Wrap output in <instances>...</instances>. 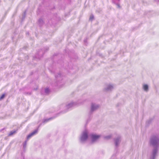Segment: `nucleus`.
Instances as JSON below:
<instances>
[{
    "instance_id": "33",
    "label": "nucleus",
    "mask_w": 159,
    "mask_h": 159,
    "mask_svg": "<svg viewBox=\"0 0 159 159\" xmlns=\"http://www.w3.org/2000/svg\"><path fill=\"white\" fill-rule=\"evenodd\" d=\"M29 34V33L28 32H27V34Z\"/></svg>"
},
{
    "instance_id": "31",
    "label": "nucleus",
    "mask_w": 159,
    "mask_h": 159,
    "mask_svg": "<svg viewBox=\"0 0 159 159\" xmlns=\"http://www.w3.org/2000/svg\"><path fill=\"white\" fill-rule=\"evenodd\" d=\"M155 1L156 2H159V0H155Z\"/></svg>"
},
{
    "instance_id": "4",
    "label": "nucleus",
    "mask_w": 159,
    "mask_h": 159,
    "mask_svg": "<svg viewBox=\"0 0 159 159\" xmlns=\"http://www.w3.org/2000/svg\"><path fill=\"white\" fill-rule=\"evenodd\" d=\"M48 47H46L39 50L34 56V59H37L39 60H40L43 57L44 53L48 51Z\"/></svg>"
},
{
    "instance_id": "11",
    "label": "nucleus",
    "mask_w": 159,
    "mask_h": 159,
    "mask_svg": "<svg viewBox=\"0 0 159 159\" xmlns=\"http://www.w3.org/2000/svg\"><path fill=\"white\" fill-rule=\"evenodd\" d=\"M60 57H62V55L61 54L59 53H55L54 54L52 59L53 60H55V59Z\"/></svg>"
},
{
    "instance_id": "19",
    "label": "nucleus",
    "mask_w": 159,
    "mask_h": 159,
    "mask_svg": "<svg viewBox=\"0 0 159 159\" xmlns=\"http://www.w3.org/2000/svg\"><path fill=\"white\" fill-rule=\"evenodd\" d=\"M33 135L31 134L30 133V134L27 137V139L26 140H27L28 141V140Z\"/></svg>"
},
{
    "instance_id": "14",
    "label": "nucleus",
    "mask_w": 159,
    "mask_h": 159,
    "mask_svg": "<svg viewBox=\"0 0 159 159\" xmlns=\"http://www.w3.org/2000/svg\"><path fill=\"white\" fill-rule=\"evenodd\" d=\"M143 88L145 91L147 92L148 90V86L147 84H144L143 86Z\"/></svg>"
},
{
    "instance_id": "12",
    "label": "nucleus",
    "mask_w": 159,
    "mask_h": 159,
    "mask_svg": "<svg viewBox=\"0 0 159 159\" xmlns=\"http://www.w3.org/2000/svg\"><path fill=\"white\" fill-rule=\"evenodd\" d=\"M44 23V22L42 18H40L38 20V23L39 27H42Z\"/></svg>"
},
{
    "instance_id": "2",
    "label": "nucleus",
    "mask_w": 159,
    "mask_h": 159,
    "mask_svg": "<svg viewBox=\"0 0 159 159\" xmlns=\"http://www.w3.org/2000/svg\"><path fill=\"white\" fill-rule=\"evenodd\" d=\"M99 107V105L95 103L92 102L91 104L90 110L88 113V118L87 121H89L92 118L94 112L97 110Z\"/></svg>"
},
{
    "instance_id": "28",
    "label": "nucleus",
    "mask_w": 159,
    "mask_h": 159,
    "mask_svg": "<svg viewBox=\"0 0 159 159\" xmlns=\"http://www.w3.org/2000/svg\"><path fill=\"white\" fill-rule=\"evenodd\" d=\"M37 13L38 14H39V13H40V10L39 8L38 9Z\"/></svg>"
},
{
    "instance_id": "27",
    "label": "nucleus",
    "mask_w": 159,
    "mask_h": 159,
    "mask_svg": "<svg viewBox=\"0 0 159 159\" xmlns=\"http://www.w3.org/2000/svg\"><path fill=\"white\" fill-rule=\"evenodd\" d=\"M117 6L118 7H120V4H119L118 3V2H116V3H115Z\"/></svg>"
},
{
    "instance_id": "29",
    "label": "nucleus",
    "mask_w": 159,
    "mask_h": 159,
    "mask_svg": "<svg viewBox=\"0 0 159 159\" xmlns=\"http://www.w3.org/2000/svg\"><path fill=\"white\" fill-rule=\"evenodd\" d=\"M26 94H28V95H30L31 94V93H29V92H27V93H26Z\"/></svg>"
},
{
    "instance_id": "9",
    "label": "nucleus",
    "mask_w": 159,
    "mask_h": 159,
    "mask_svg": "<svg viewBox=\"0 0 159 159\" xmlns=\"http://www.w3.org/2000/svg\"><path fill=\"white\" fill-rule=\"evenodd\" d=\"M90 136L92 142H94L96 141L100 137V135L94 134H90Z\"/></svg>"
},
{
    "instance_id": "6",
    "label": "nucleus",
    "mask_w": 159,
    "mask_h": 159,
    "mask_svg": "<svg viewBox=\"0 0 159 159\" xmlns=\"http://www.w3.org/2000/svg\"><path fill=\"white\" fill-rule=\"evenodd\" d=\"M88 137L87 132L86 131H84L80 138V142L81 143H83L88 139Z\"/></svg>"
},
{
    "instance_id": "15",
    "label": "nucleus",
    "mask_w": 159,
    "mask_h": 159,
    "mask_svg": "<svg viewBox=\"0 0 159 159\" xmlns=\"http://www.w3.org/2000/svg\"><path fill=\"white\" fill-rule=\"evenodd\" d=\"M38 132V129H37L34 130L31 133V134L33 136L35 134H36Z\"/></svg>"
},
{
    "instance_id": "26",
    "label": "nucleus",
    "mask_w": 159,
    "mask_h": 159,
    "mask_svg": "<svg viewBox=\"0 0 159 159\" xmlns=\"http://www.w3.org/2000/svg\"><path fill=\"white\" fill-rule=\"evenodd\" d=\"M26 11H25L24 12V15H23V16H22V19H24V18H25V16L26 15Z\"/></svg>"
},
{
    "instance_id": "8",
    "label": "nucleus",
    "mask_w": 159,
    "mask_h": 159,
    "mask_svg": "<svg viewBox=\"0 0 159 159\" xmlns=\"http://www.w3.org/2000/svg\"><path fill=\"white\" fill-rule=\"evenodd\" d=\"M57 66L59 67H63L65 69H67L68 68H70L68 66H67L66 65L65 66L64 62L62 60H59L57 61Z\"/></svg>"
},
{
    "instance_id": "3",
    "label": "nucleus",
    "mask_w": 159,
    "mask_h": 159,
    "mask_svg": "<svg viewBox=\"0 0 159 159\" xmlns=\"http://www.w3.org/2000/svg\"><path fill=\"white\" fill-rule=\"evenodd\" d=\"M55 77L56 80L55 85L59 87H61L64 84L63 80L64 77L62 75L61 73L59 72L55 75Z\"/></svg>"
},
{
    "instance_id": "1",
    "label": "nucleus",
    "mask_w": 159,
    "mask_h": 159,
    "mask_svg": "<svg viewBox=\"0 0 159 159\" xmlns=\"http://www.w3.org/2000/svg\"><path fill=\"white\" fill-rule=\"evenodd\" d=\"M149 143L153 148L150 159H155L159 148V137L157 135H152L150 138Z\"/></svg>"
},
{
    "instance_id": "32",
    "label": "nucleus",
    "mask_w": 159,
    "mask_h": 159,
    "mask_svg": "<svg viewBox=\"0 0 159 159\" xmlns=\"http://www.w3.org/2000/svg\"><path fill=\"white\" fill-rule=\"evenodd\" d=\"M37 89H38L37 88H36V89H34L35 90H37Z\"/></svg>"
},
{
    "instance_id": "16",
    "label": "nucleus",
    "mask_w": 159,
    "mask_h": 159,
    "mask_svg": "<svg viewBox=\"0 0 159 159\" xmlns=\"http://www.w3.org/2000/svg\"><path fill=\"white\" fill-rule=\"evenodd\" d=\"M153 120V119H150L149 120L147 121L146 122V125H149L150 123H151L152 121Z\"/></svg>"
},
{
    "instance_id": "22",
    "label": "nucleus",
    "mask_w": 159,
    "mask_h": 159,
    "mask_svg": "<svg viewBox=\"0 0 159 159\" xmlns=\"http://www.w3.org/2000/svg\"><path fill=\"white\" fill-rule=\"evenodd\" d=\"M111 137V135H109L108 136H106L104 137L105 138L107 139H110V138Z\"/></svg>"
},
{
    "instance_id": "18",
    "label": "nucleus",
    "mask_w": 159,
    "mask_h": 159,
    "mask_svg": "<svg viewBox=\"0 0 159 159\" xmlns=\"http://www.w3.org/2000/svg\"><path fill=\"white\" fill-rule=\"evenodd\" d=\"M44 92L48 94L50 92V90L48 88H47L45 89Z\"/></svg>"
},
{
    "instance_id": "13",
    "label": "nucleus",
    "mask_w": 159,
    "mask_h": 159,
    "mask_svg": "<svg viewBox=\"0 0 159 159\" xmlns=\"http://www.w3.org/2000/svg\"><path fill=\"white\" fill-rule=\"evenodd\" d=\"M55 118V117L53 116V117H50L48 118H47V119H45L43 120V123L47 122H48V121L54 119Z\"/></svg>"
},
{
    "instance_id": "34",
    "label": "nucleus",
    "mask_w": 159,
    "mask_h": 159,
    "mask_svg": "<svg viewBox=\"0 0 159 159\" xmlns=\"http://www.w3.org/2000/svg\"><path fill=\"white\" fill-rule=\"evenodd\" d=\"M27 59L28 58V56H27Z\"/></svg>"
},
{
    "instance_id": "17",
    "label": "nucleus",
    "mask_w": 159,
    "mask_h": 159,
    "mask_svg": "<svg viewBox=\"0 0 159 159\" xmlns=\"http://www.w3.org/2000/svg\"><path fill=\"white\" fill-rule=\"evenodd\" d=\"M27 141L28 140H26L23 143V147L24 148H25L26 147Z\"/></svg>"
},
{
    "instance_id": "7",
    "label": "nucleus",
    "mask_w": 159,
    "mask_h": 159,
    "mask_svg": "<svg viewBox=\"0 0 159 159\" xmlns=\"http://www.w3.org/2000/svg\"><path fill=\"white\" fill-rule=\"evenodd\" d=\"M77 105V103L75 102H71L70 103H68L66 106H65L63 104L61 105V106H64L65 107V108L66 109V110L63 112V113H65L67 112L68 110L70 108L74 107L75 106Z\"/></svg>"
},
{
    "instance_id": "24",
    "label": "nucleus",
    "mask_w": 159,
    "mask_h": 159,
    "mask_svg": "<svg viewBox=\"0 0 159 159\" xmlns=\"http://www.w3.org/2000/svg\"><path fill=\"white\" fill-rule=\"evenodd\" d=\"M93 18H94V16L92 14L90 16L89 20H93Z\"/></svg>"
},
{
    "instance_id": "30",
    "label": "nucleus",
    "mask_w": 159,
    "mask_h": 159,
    "mask_svg": "<svg viewBox=\"0 0 159 159\" xmlns=\"http://www.w3.org/2000/svg\"><path fill=\"white\" fill-rule=\"evenodd\" d=\"M84 42L85 43H86L87 42V39H86L84 40Z\"/></svg>"
},
{
    "instance_id": "10",
    "label": "nucleus",
    "mask_w": 159,
    "mask_h": 159,
    "mask_svg": "<svg viewBox=\"0 0 159 159\" xmlns=\"http://www.w3.org/2000/svg\"><path fill=\"white\" fill-rule=\"evenodd\" d=\"M114 88L113 85L111 84L107 85L106 87L104 88V90L105 92H110Z\"/></svg>"
},
{
    "instance_id": "23",
    "label": "nucleus",
    "mask_w": 159,
    "mask_h": 159,
    "mask_svg": "<svg viewBox=\"0 0 159 159\" xmlns=\"http://www.w3.org/2000/svg\"><path fill=\"white\" fill-rule=\"evenodd\" d=\"M5 97V94H3L2 95V96L0 97V100L4 98Z\"/></svg>"
},
{
    "instance_id": "5",
    "label": "nucleus",
    "mask_w": 159,
    "mask_h": 159,
    "mask_svg": "<svg viewBox=\"0 0 159 159\" xmlns=\"http://www.w3.org/2000/svg\"><path fill=\"white\" fill-rule=\"evenodd\" d=\"M113 140L115 147V149L117 150L121 141V137L120 136H118L116 138H114Z\"/></svg>"
},
{
    "instance_id": "21",
    "label": "nucleus",
    "mask_w": 159,
    "mask_h": 159,
    "mask_svg": "<svg viewBox=\"0 0 159 159\" xmlns=\"http://www.w3.org/2000/svg\"><path fill=\"white\" fill-rule=\"evenodd\" d=\"M16 132V131H11L9 134V136H11L14 134Z\"/></svg>"
},
{
    "instance_id": "20",
    "label": "nucleus",
    "mask_w": 159,
    "mask_h": 159,
    "mask_svg": "<svg viewBox=\"0 0 159 159\" xmlns=\"http://www.w3.org/2000/svg\"><path fill=\"white\" fill-rule=\"evenodd\" d=\"M33 135L31 134L30 133V134L27 137V139L26 140H27L28 141V140Z\"/></svg>"
},
{
    "instance_id": "25",
    "label": "nucleus",
    "mask_w": 159,
    "mask_h": 159,
    "mask_svg": "<svg viewBox=\"0 0 159 159\" xmlns=\"http://www.w3.org/2000/svg\"><path fill=\"white\" fill-rule=\"evenodd\" d=\"M120 0H112V2L114 3H116L117 2H119Z\"/></svg>"
}]
</instances>
